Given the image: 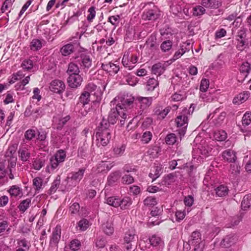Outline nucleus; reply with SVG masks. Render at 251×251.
<instances>
[{
  "instance_id": "1",
  "label": "nucleus",
  "mask_w": 251,
  "mask_h": 251,
  "mask_svg": "<svg viewBox=\"0 0 251 251\" xmlns=\"http://www.w3.org/2000/svg\"><path fill=\"white\" fill-rule=\"evenodd\" d=\"M123 96L116 97L111 101V105H116L115 108H112L109 112L108 120L102 119L96 129L97 145L98 147H104L111 139V129L110 124H115L119 120L121 126L125 124L126 118V113L127 107L122 102Z\"/></svg>"
},
{
  "instance_id": "2",
  "label": "nucleus",
  "mask_w": 251,
  "mask_h": 251,
  "mask_svg": "<svg viewBox=\"0 0 251 251\" xmlns=\"http://www.w3.org/2000/svg\"><path fill=\"white\" fill-rule=\"evenodd\" d=\"M122 100L123 103L126 105L128 108H131L135 105L138 114L142 115L144 110L151 105L153 97H130L128 98L124 97V99Z\"/></svg>"
},
{
  "instance_id": "3",
  "label": "nucleus",
  "mask_w": 251,
  "mask_h": 251,
  "mask_svg": "<svg viewBox=\"0 0 251 251\" xmlns=\"http://www.w3.org/2000/svg\"><path fill=\"white\" fill-rule=\"evenodd\" d=\"M212 149L208 146L199 145L197 149H194L193 152V162L201 163L203 159L212 154Z\"/></svg>"
},
{
  "instance_id": "4",
  "label": "nucleus",
  "mask_w": 251,
  "mask_h": 251,
  "mask_svg": "<svg viewBox=\"0 0 251 251\" xmlns=\"http://www.w3.org/2000/svg\"><path fill=\"white\" fill-rule=\"evenodd\" d=\"M66 158V151L61 149L58 150L50 159V164L48 167L49 171H52L57 169L60 164L65 161Z\"/></svg>"
},
{
  "instance_id": "5",
  "label": "nucleus",
  "mask_w": 251,
  "mask_h": 251,
  "mask_svg": "<svg viewBox=\"0 0 251 251\" xmlns=\"http://www.w3.org/2000/svg\"><path fill=\"white\" fill-rule=\"evenodd\" d=\"M149 7H147L142 14V19L145 21H155L160 15V11L158 7L152 3H149Z\"/></svg>"
},
{
  "instance_id": "6",
  "label": "nucleus",
  "mask_w": 251,
  "mask_h": 251,
  "mask_svg": "<svg viewBox=\"0 0 251 251\" xmlns=\"http://www.w3.org/2000/svg\"><path fill=\"white\" fill-rule=\"evenodd\" d=\"M193 50V44L190 40L181 43L177 47V50L175 51L171 60L175 61L180 58L185 53L189 52Z\"/></svg>"
},
{
  "instance_id": "7",
  "label": "nucleus",
  "mask_w": 251,
  "mask_h": 251,
  "mask_svg": "<svg viewBox=\"0 0 251 251\" xmlns=\"http://www.w3.org/2000/svg\"><path fill=\"white\" fill-rule=\"evenodd\" d=\"M145 45L148 51L152 56L159 54V45L157 42L156 36L155 34H151L147 39Z\"/></svg>"
},
{
  "instance_id": "8",
  "label": "nucleus",
  "mask_w": 251,
  "mask_h": 251,
  "mask_svg": "<svg viewBox=\"0 0 251 251\" xmlns=\"http://www.w3.org/2000/svg\"><path fill=\"white\" fill-rule=\"evenodd\" d=\"M138 60V56L135 54L125 53L123 57L122 62L123 66L129 70L133 69Z\"/></svg>"
},
{
  "instance_id": "9",
  "label": "nucleus",
  "mask_w": 251,
  "mask_h": 251,
  "mask_svg": "<svg viewBox=\"0 0 251 251\" xmlns=\"http://www.w3.org/2000/svg\"><path fill=\"white\" fill-rule=\"evenodd\" d=\"M124 248L129 251L132 249L133 243L138 240V236L133 229L129 230L125 233L124 238Z\"/></svg>"
},
{
  "instance_id": "10",
  "label": "nucleus",
  "mask_w": 251,
  "mask_h": 251,
  "mask_svg": "<svg viewBox=\"0 0 251 251\" xmlns=\"http://www.w3.org/2000/svg\"><path fill=\"white\" fill-rule=\"evenodd\" d=\"M85 172V168H82L77 172H73L67 177V181L69 186H75L82 179Z\"/></svg>"
},
{
  "instance_id": "11",
  "label": "nucleus",
  "mask_w": 251,
  "mask_h": 251,
  "mask_svg": "<svg viewBox=\"0 0 251 251\" xmlns=\"http://www.w3.org/2000/svg\"><path fill=\"white\" fill-rule=\"evenodd\" d=\"M119 63L117 61L114 62H109L108 63L100 62L101 69L107 72L110 75H115L117 74L120 70Z\"/></svg>"
},
{
  "instance_id": "12",
  "label": "nucleus",
  "mask_w": 251,
  "mask_h": 251,
  "mask_svg": "<svg viewBox=\"0 0 251 251\" xmlns=\"http://www.w3.org/2000/svg\"><path fill=\"white\" fill-rule=\"evenodd\" d=\"M76 62L80 65V69L86 72L92 66V59L89 55L81 54L77 58Z\"/></svg>"
},
{
  "instance_id": "13",
  "label": "nucleus",
  "mask_w": 251,
  "mask_h": 251,
  "mask_svg": "<svg viewBox=\"0 0 251 251\" xmlns=\"http://www.w3.org/2000/svg\"><path fill=\"white\" fill-rule=\"evenodd\" d=\"M189 110L184 108L176 119V122L178 127H183L186 128L188 125V115H189Z\"/></svg>"
},
{
  "instance_id": "14",
  "label": "nucleus",
  "mask_w": 251,
  "mask_h": 251,
  "mask_svg": "<svg viewBox=\"0 0 251 251\" xmlns=\"http://www.w3.org/2000/svg\"><path fill=\"white\" fill-rule=\"evenodd\" d=\"M220 108H217L213 113H210L209 115V118L211 117L212 122L216 126H220L226 116V113L225 112H220Z\"/></svg>"
},
{
  "instance_id": "15",
  "label": "nucleus",
  "mask_w": 251,
  "mask_h": 251,
  "mask_svg": "<svg viewBox=\"0 0 251 251\" xmlns=\"http://www.w3.org/2000/svg\"><path fill=\"white\" fill-rule=\"evenodd\" d=\"M149 242L150 243H148L149 247H147L146 245H145L146 243L145 241H141L139 244L141 250L146 251L148 249H150L151 246L153 247L159 246L162 243V241L159 236L156 235H153L149 238Z\"/></svg>"
},
{
  "instance_id": "16",
  "label": "nucleus",
  "mask_w": 251,
  "mask_h": 251,
  "mask_svg": "<svg viewBox=\"0 0 251 251\" xmlns=\"http://www.w3.org/2000/svg\"><path fill=\"white\" fill-rule=\"evenodd\" d=\"M49 88L51 92L60 94L64 91L65 85L62 81L55 79L50 82Z\"/></svg>"
},
{
  "instance_id": "17",
  "label": "nucleus",
  "mask_w": 251,
  "mask_h": 251,
  "mask_svg": "<svg viewBox=\"0 0 251 251\" xmlns=\"http://www.w3.org/2000/svg\"><path fill=\"white\" fill-rule=\"evenodd\" d=\"M146 35V33L140 32L137 37H136L135 30L133 28H128L126 31L124 37L125 40L127 42H130L134 40L144 38Z\"/></svg>"
},
{
  "instance_id": "18",
  "label": "nucleus",
  "mask_w": 251,
  "mask_h": 251,
  "mask_svg": "<svg viewBox=\"0 0 251 251\" xmlns=\"http://www.w3.org/2000/svg\"><path fill=\"white\" fill-rule=\"evenodd\" d=\"M5 161H6V163H5V167L6 168V169L8 170V177L10 179H13L14 178L13 172L14 171H15V167L16 164V158L13 156H11L9 158H7V159H5L2 162Z\"/></svg>"
},
{
  "instance_id": "19",
  "label": "nucleus",
  "mask_w": 251,
  "mask_h": 251,
  "mask_svg": "<svg viewBox=\"0 0 251 251\" xmlns=\"http://www.w3.org/2000/svg\"><path fill=\"white\" fill-rule=\"evenodd\" d=\"M69 86L71 88H77L80 86L83 80L82 77L79 74L69 75L68 78Z\"/></svg>"
},
{
  "instance_id": "20",
  "label": "nucleus",
  "mask_w": 251,
  "mask_h": 251,
  "mask_svg": "<svg viewBox=\"0 0 251 251\" xmlns=\"http://www.w3.org/2000/svg\"><path fill=\"white\" fill-rule=\"evenodd\" d=\"M201 242V234L198 231L193 232L190 237L188 242L189 245L195 246L194 251H199L198 246ZM199 251H201V250Z\"/></svg>"
},
{
  "instance_id": "21",
  "label": "nucleus",
  "mask_w": 251,
  "mask_h": 251,
  "mask_svg": "<svg viewBox=\"0 0 251 251\" xmlns=\"http://www.w3.org/2000/svg\"><path fill=\"white\" fill-rule=\"evenodd\" d=\"M61 226L57 225L52 232L50 238V244L51 246H57L61 238Z\"/></svg>"
},
{
  "instance_id": "22",
  "label": "nucleus",
  "mask_w": 251,
  "mask_h": 251,
  "mask_svg": "<svg viewBox=\"0 0 251 251\" xmlns=\"http://www.w3.org/2000/svg\"><path fill=\"white\" fill-rule=\"evenodd\" d=\"M114 165V162L110 160L101 161L97 165V171L98 173L107 172Z\"/></svg>"
},
{
  "instance_id": "23",
  "label": "nucleus",
  "mask_w": 251,
  "mask_h": 251,
  "mask_svg": "<svg viewBox=\"0 0 251 251\" xmlns=\"http://www.w3.org/2000/svg\"><path fill=\"white\" fill-rule=\"evenodd\" d=\"M82 10L80 8H75L72 12L69 13V17L66 21L67 24L71 25L78 20V17L82 15Z\"/></svg>"
},
{
  "instance_id": "24",
  "label": "nucleus",
  "mask_w": 251,
  "mask_h": 251,
  "mask_svg": "<svg viewBox=\"0 0 251 251\" xmlns=\"http://www.w3.org/2000/svg\"><path fill=\"white\" fill-rule=\"evenodd\" d=\"M201 4L207 8L217 9L222 5V2L219 0H202Z\"/></svg>"
},
{
  "instance_id": "25",
  "label": "nucleus",
  "mask_w": 251,
  "mask_h": 251,
  "mask_svg": "<svg viewBox=\"0 0 251 251\" xmlns=\"http://www.w3.org/2000/svg\"><path fill=\"white\" fill-rule=\"evenodd\" d=\"M166 65L165 63L158 62L154 64L151 68V73L158 76L164 73L166 70Z\"/></svg>"
},
{
  "instance_id": "26",
  "label": "nucleus",
  "mask_w": 251,
  "mask_h": 251,
  "mask_svg": "<svg viewBox=\"0 0 251 251\" xmlns=\"http://www.w3.org/2000/svg\"><path fill=\"white\" fill-rule=\"evenodd\" d=\"M90 101V95L87 92V91H83L81 94L79 98V101L77 103L79 105H81L83 108L85 107V106L88 105Z\"/></svg>"
},
{
  "instance_id": "27",
  "label": "nucleus",
  "mask_w": 251,
  "mask_h": 251,
  "mask_svg": "<svg viewBox=\"0 0 251 251\" xmlns=\"http://www.w3.org/2000/svg\"><path fill=\"white\" fill-rule=\"evenodd\" d=\"M38 136L37 139L41 142L40 147L42 149L45 148L48 145V141L46 140L47 133L43 130H37Z\"/></svg>"
},
{
  "instance_id": "28",
  "label": "nucleus",
  "mask_w": 251,
  "mask_h": 251,
  "mask_svg": "<svg viewBox=\"0 0 251 251\" xmlns=\"http://www.w3.org/2000/svg\"><path fill=\"white\" fill-rule=\"evenodd\" d=\"M250 93L245 91L237 95L233 100V103L235 104H239L245 101L250 97Z\"/></svg>"
},
{
  "instance_id": "29",
  "label": "nucleus",
  "mask_w": 251,
  "mask_h": 251,
  "mask_svg": "<svg viewBox=\"0 0 251 251\" xmlns=\"http://www.w3.org/2000/svg\"><path fill=\"white\" fill-rule=\"evenodd\" d=\"M223 158L229 162H234L236 160V153L231 150L225 151L222 154Z\"/></svg>"
},
{
  "instance_id": "30",
  "label": "nucleus",
  "mask_w": 251,
  "mask_h": 251,
  "mask_svg": "<svg viewBox=\"0 0 251 251\" xmlns=\"http://www.w3.org/2000/svg\"><path fill=\"white\" fill-rule=\"evenodd\" d=\"M44 180L41 177H36L33 180V187L35 193H39L44 188Z\"/></svg>"
},
{
  "instance_id": "31",
  "label": "nucleus",
  "mask_w": 251,
  "mask_h": 251,
  "mask_svg": "<svg viewBox=\"0 0 251 251\" xmlns=\"http://www.w3.org/2000/svg\"><path fill=\"white\" fill-rule=\"evenodd\" d=\"M171 108L168 106L164 109L162 107L156 108L154 110V113L157 116V118L159 119H164L170 111Z\"/></svg>"
},
{
  "instance_id": "32",
  "label": "nucleus",
  "mask_w": 251,
  "mask_h": 251,
  "mask_svg": "<svg viewBox=\"0 0 251 251\" xmlns=\"http://www.w3.org/2000/svg\"><path fill=\"white\" fill-rule=\"evenodd\" d=\"M240 166L234 162L231 164L229 170V177L230 179H235L240 173Z\"/></svg>"
},
{
  "instance_id": "33",
  "label": "nucleus",
  "mask_w": 251,
  "mask_h": 251,
  "mask_svg": "<svg viewBox=\"0 0 251 251\" xmlns=\"http://www.w3.org/2000/svg\"><path fill=\"white\" fill-rule=\"evenodd\" d=\"M18 152L19 156L23 162L27 161L30 157V152L29 150L25 147H21Z\"/></svg>"
},
{
  "instance_id": "34",
  "label": "nucleus",
  "mask_w": 251,
  "mask_h": 251,
  "mask_svg": "<svg viewBox=\"0 0 251 251\" xmlns=\"http://www.w3.org/2000/svg\"><path fill=\"white\" fill-rule=\"evenodd\" d=\"M75 50L74 45L71 43L63 46L60 49V52L63 56H68Z\"/></svg>"
},
{
  "instance_id": "35",
  "label": "nucleus",
  "mask_w": 251,
  "mask_h": 251,
  "mask_svg": "<svg viewBox=\"0 0 251 251\" xmlns=\"http://www.w3.org/2000/svg\"><path fill=\"white\" fill-rule=\"evenodd\" d=\"M90 225L89 221L86 219L83 218L77 223L76 227L80 231H84L88 229Z\"/></svg>"
},
{
  "instance_id": "36",
  "label": "nucleus",
  "mask_w": 251,
  "mask_h": 251,
  "mask_svg": "<svg viewBox=\"0 0 251 251\" xmlns=\"http://www.w3.org/2000/svg\"><path fill=\"white\" fill-rule=\"evenodd\" d=\"M234 242V235L232 234L226 236L220 243V246L222 247H228L230 246Z\"/></svg>"
},
{
  "instance_id": "37",
  "label": "nucleus",
  "mask_w": 251,
  "mask_h": 251,
  "mask_svg": "<svg viewBox=\"0 0 251 251\" xmlns=\"http://www.w3.org/2000/svg\"><path fill=\"white\" fill-rule=\"evenodd\" d=\"M119 206L122 209H126L132 204V200L129 197H125L122 200L120 199Z\"/></svg>"
},
{
  "instance_id": "38",
  "label": "nucleus",
  "mask_w": 251,
  "mask_h": 251,
  "mask_svg": "<svg viewBox=\"0 0 251 251\" xmlns=\"http://www.w3.org/2000/svg\"><path fill=\"white\" fill-rule=\"evenodd\" d=\"M215 190L216 195L220 197L226 196L228 192L227 187L224 184L219 185L215 189Z\"/></svg>"
},
{
  "instance_id": "39",
  "label": "nucleus",
  "mask_w": 251,
  "mask_h": 251,
  "mask_svg": "<svg viewBox=\"0 0 251 251\" xmlns=\"http://www.w3.org/2000/svg\"><path fill=\"white\" fill-rule=\"evenodd\" d=\"M161 173L162 168L159 166H157L153 167L149 176L152 179V181H154L160 176Z\"/></svg>"
},
{
  "instance_id": "40",
  "label": "nucleus",
  "mask_w": 251,
  "mask_h": 251,
  "mask_svg": "<svg viewBox=\"0 0 251 251\" xmlns=\"http://www.w3.org/2000/svg\"><path fill=\"white\" fill-rule=\"evenodd\" d=\"M25 76V74L22 71H19L16 73L13 74L8 79V82L12 84L16 81L22 79Z\"/></svg>"
},
{
  "instance_id": "41",
  "label": "nucleus",
  "mask_w": 251,
  "mask_h": 251,
  "mask_svg": "<svg viewBox=\"0 0 251 251\" xmlns=\"http://www.w3.org/2000/svg\"><path fill=\"white\" fill-rule=\"evenodd\" d=\"M173 46V41L170 40H166L162 42L160 48L161 51L166 53L169 51Z\"/></svg>"
},
{
  "instance_id": "42",
  "label": "nucleus",
  "mask_w": 251,
  "mask_h": 251,
  "mask_svg": "<svg viewBox=\"0 0 251 251\" xmlns=\"http://www.w3.org/2000/svg\"><path fill=\"white\" fill-rule=\"evenodd\" d=\"M78 65L74 62H71L68 65L67 73L69 75L79 74L80 72Z\"/></svg>"
},
{
  "instance_id": "43",
  "label": "nucleus",
  "mask_w": 251,
  "mask_h": 251,
  "mask_svg": "<svg viewBox=\"0 0 251 251\" xmlns=\"http://www.w3.org/2000/svg\"><path fill=\"white\" fill-rule=\"evenodd\" d=\"M105 23H99L94 27L92 31L93 33H97L100 35H105L107 33V30L105 28L104 25Z\"/></svg>"
},
{
  "instance_id": "44",
  "label": "nucleus",
  "mask_w": 251,
  "mask_h": 251,
  "mask_svg": "<svg viewBox=\"0 0 251 251\" xmlns=\"http://www.w3.org/2000/svg\"><path fill=\"white\" fill-rule=\"evenodd\" d=\"M214 138L219 141H225L227 138V134L225 130H217L214 133Z\"/></svg>"
},
{
  "instance_id": "45",
  "label": "nucleus",
  "mask_w": 251,
  "mask_h": 251,
  "mask_svg": "<svg viewBox=\"0 0 251 251\" xmlns=\"http://www.w3.org/2000/svg\"><path fill=\"white\" fill-rule=\"evenodd\" d=\"M43 46L42 41L38 39H34L30 43V49L34 51H37L40 50Z\"/></svg>"
},
{
  "instance_id": "46",
  "label": "nucleus",
  "mask_w": 251,
  "mask_h": 251,
  "mask_svg": "<svg viewBox=\"0 0 251 251\" xmlns=\"http://www.w3.org/2000/svg\"><path fill=\"white\" fill-rule=\"evenodd\" d=\"M251 205V194L245 195L241 202L242 209L246 210Z\"/></svg>"
},
{
  "instance_id": "47",
  "label": "nucleus",
  "mask_w": 251,
  "mask_h": 251,
  "mask_svg": "<svg viewBox=\"0 0 251 251\" xmlns=\"http://www.w3.org/2000/svg\"><path fill=\"white\" fill-rule=\"evenodd\" d=\"M158 85V82L153 78H150L147 82L146 90L148 91H153Z\"/></svg>"
},
{
  "instance_id": "48",
  "label": "nucleus",
  "mask_w": 251,
  "mask_h": 251,
  "mask_svg": "<svg viewBox=\"0 0 251 251\" xmlns=\"http://www.w3.org/2000/svg\"><path fill=\"white\" fill-rule=\"evenodd\" d=\"M9 193L11 196L15 197L22 196L23 194L22 189L16 185L11 186L9 190Z\"/></svg>"
},
{
  "instance_id": "49",
  "label": "nucleus",
  "mask_w": 251,
  "mask_h": 251,
  "mask_svg": "<svg viewBox=\"0 0 251 251\" xmlns=\"http://www.w3.org/2000/svg\"><path fill=\"white\" fill-rule=\"evenodd\" d=\"M125 149L126 146L124 144L115 147L113 149L114 155L115 157L122 156L124 154Z\"/></svg>"
},
{
  "instance_id": "50",
  "label": "nucleus",
  "mask_w": 251,
  "mask_h": 251,
  "mask_svg": "<svg viewBox=\"0 0 251 251\" xmlns=\"http://www.w3.org/2000/svg\"><path fill=\"white\" fill-rule=\"evenodd\" d=\"M236 48L239 51H243L248 48V40H236Z\"/></svg>"
},
{
  "instance_id": "51",
  "label": "nucleus",
  "mask_w": 251,
  "mask_h": 251,
  "mask_svg": "<svg viewBox=\"0 0 251 251\" xmlns=\"http://www.w3.org/2000/svg\"><path fill=\"white\" fill-rule=\"evenodd\" d=\"M119 200L120 198H119L118 197L112 196L107 198L106 199V202L109 205L115 207H118L120 205Z\"/></svg>"
},
{
  "instance_id": "52",
  "label": "nucleus",
  "mask_w": 251,
  "mask_h": 251,
  "mask_svg": "<svg viewBox=\"0 0 251 251\" xmlns=\"http://www.w3.org/2000/svg\"><path fill=\"white\" fill-rule=\"evenodd\" d=\"M203 6L198 5L192 8L193 15L195 16H201L205 12V9Z\"/></svg>"
},
{
  "instance_id": "53",
  "label": "nucleus",
  "mask_w": 251,
  "mask_h": 251,
  "mask_svg": "<svg viewBox=\"0 0 251 251\" xmlns=\"http://www.w3.org/2000/svg\"><path fill=\"white\" fill-rule=\"evenodd\" d=\"M79 204L77 202H75L70 206L69 212L73 216L76 215L77 214L79 215Z\"/></svg>"
},
{
  "instance_id": "54",
  "label": "nucleus",
  "mask_w": 251,
  "mask_h": 251,
  "mask_svg": "<svg viewBox=\"0 0 251 251\" xmlns=\"http://www.w3.org/2000/svg\"><path fill=\"white\" fill-rule=\"evenodd\" d=\"M103 229L104 233L108 235L112 234L114 232L113 225L109 222H106L105 224L103 225Z\"/></svg>"
},
{
  "instance_id": "55",
  "label": "nucleus",
  "mask_w": 251,
  "mask_h": 251,
  "mask_svg": "<svg viewBox=\"0 0 251 251\" xmlns=\"http://www.w3.org/2000/svg\"><path fill=\"white\" fill-rule=\"evenodd\" d=\"M242 126L245 127L251 123V113L247 112L242 117Z\"/></svg>"
},
{
  "instance_id": "56",
  "label": "nucleus",
  "mask_w": 251,
  "mask_h": 251,
  "mask_svg": "<svg viewBox=\"0 0 251 251\" xmlns=\"http://www.w3.org/2000/svg\"><path fill=\"white\" fill-rule=\"evenodd\" d=\"M96 7L92 6H91L88 10V14L87 16V20L89 22L91 23L96 17Z\"/></svg>"
},
{
  "instance_id": "57",
  "label": "nucleus",
  "mask_w": 251,
  "mask_h": 251,
  "mask_svg": "<svg viewBox=\"0 0 251 251\" xmlns=\"http://www.w3.org/2000/svg\"><path fill=\"white\" fill-rule=\"evenodd\" d=\"M30 202L31 200L29 199L23 200L19 205L20 210L22 212H25L29 207Z\"/></svg>"
},
{
  "instance_id": "58",
  "label": "nucleus",
  "mask_w": 251,
  "mask_h": 251,
  "mask_svg": "<svg viewBox=\"0 0 251 251\" xmlns=\"http://www.w3.org/2000/svg\"><path fill=\"white\" fill-rule=\"evenodd\" d=\"M60 183V179H55L51 184V186L49 190V194L51 195L54 193L58 189Z\"/></svg>"
},
{
  "instance_id": "59",
  "label": "nucleus",
  "mask_w": 251,
  "mask_h": 251,
  "mask_svg": "<svg viewBox=\"0 0 251 251\" xmlns=\"http://www.w3.org/2000/svg\"><path fill=\"white\" fill-rule=\"evenodd\" d=\"M160 32L161 36L166 39L169 38L173 35L172 29L169 27L166 26L160 29Z\"/></svg>"
},
{
  "instance_id": "60",
  "label": "nucleus",
  "mask_w": 251,
  "mask_h": 251,
  "mask_svg": "<svg viewBox=\"0 0 251 251\" xmlns=\"http://www.w3.org/2000/svg\"><path fill=\"white\" fill-rule=\"evenodd\" d=\"M144 203L147 206H153L157 204L156 198L153 197H148L144 201Z\"/></svg>"
},
{
  "instance_id": "61",
  "label": "nucleus",
  "mask_w": 251,
  "mask_h": 251,
  "mask_svg": "<svg viewBox=\"0 0 251 251\" xmlns=\"http://www.w3.org/2000/svg\"><path fill=\"white\" fill-rule=\"evenodd\" d=\"M209 86V80L206 78H202L201 82L200 90L201 92L205 93Z\"/></svg>"
},
{
  "instance_id": "62",
  "label": "nucleus",
  "mask_w": 251,
  "mask_h": 251,
  "mask_svg": "<svg viewBox=\"0 0 251 251\" xmlns=\"http://www.w3.org/2000/svg\"><path fill=\"white\" fill-rule=\"evenodd\" d=\"M87 147L85 144L78 148L77 154L78 156L84 158L87 156Z\"/></svg>"
},
{
  "instance_id": "63",
  "label": "nucleus",
  "mask_w": 251,
  "mask_h": 251,
  "mask_svg": "<svg viewBox=\"0 0 251 251\" xmlns=\"http://www.w3.org/2000/svg\"><path fill=\"white\" fill-rule=\"evenodd\" d=\"M81 246L80 242L78 239H74L70 242L69 247L72 251H77Z\"/></svg>"
},
{
  "instance_id": "64",
  "label": "nucleus",
  "mask_w": 251,
  "mask_h": 251,
  "mask_svg": "<svg viewBox=\"0 0 251 251\" xmlns=\"http://www.w3.org/2000/svg\"><path fill=\"white\" fill-rule=\"evenodd\" d=\"M165 141L168 145H173L176 141V137L174 133H170L167 135Z\"/></svg>"
}]
</instances>
